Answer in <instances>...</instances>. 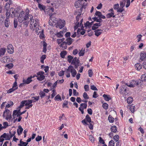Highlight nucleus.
<instances>
[{"instance_id":"f257e3e1","label":"nucleus","mask_w":146,"mask_h":146,"mask_svg":"<svg viewBox=\"0 0 146 146\" xmlns=\"http://www.w3.org/2000/svg\"><path fill=\"white\" fill-rule=\"evenodd\" d=\"M53 24H54L55 25L57 23L58 24L56 26L57 28H59L60 29L63 28L65 24V22L64 20H59L58 21H57L56 18L54 20V21H52Z\"/></svg>"},{"instance_id":"f03ea898","label":"nucleus","mask_w":146,"mask_h":146,"mask_svg":"<svg viewBox=\"0 0 146 146\" xmlns=\"http://www.w3.org/2000/svg\"><path fill=\"white\" fill-rule=\"evenodd\" d=\"M44 74V73L43 71H39L37 72V76H36L37 80L40 81L44 80L45 78V76L43 75Z\"/></svg>"},{"instance_id":"7ed1b4c3","label":"nucleus","mask_w":146,"mask_h":146,"mask_svg":"<svg viewBox=\"0 0 146 146\" xmlns=\"http://www.w3.org/2000/svg\"><path fill=\"white\" fill-rule=\"evenodd\" d=\"M66 70L67 71H70L71 73L72 76L73 77H74L76 74V71L72 66H69L68 67V68L66 69Z\"/></svg>"},{"instance_id":"20e7f679","label":"nucleus","mask_w":146,"mask_h":146,"mask_svg":"<svg viewBox=\"0 0 146 146\" xmlns=\"http://www.w3.org/2000/svg\"><path fill=\"white\" fill-rule=\"evenodd\" d=\"M18 15L17 17H15L16 19V18L17 19L19 18V21L20 23H21L23 21V19L24 18V12L23 11L19 12V11H18Z\"/></svg>"},{"instance_id":"39448f33","label":"nucleus","mask_w":146,"mask_h":146,"mask_svg":"<svg viewBox=\"0 0 146 146\" xmlns=\"http://www.w3.org/2000/svg\"><path fill=\"white\" fill-rule=\"evenodd\" d=\"M10 14H12L13 15V18L14 17L15 18L18 17L19 13L18 11L17 10H16L14 8H11L10 9Z\"/></svg>"},{"instance_id":"423d86ee","label":"nucleus","mask_w":146,"mask_h":146,"mask_svg":"<svg viewBox=\"0 0 146 146\" xmlns=\"http://www.w3.org/2000/svg\"><path fill=\"white\" fill-rule=\"evenodd\" d=\"M27 10L26 15L24 17L23 20H27L30 21V20H31V19H33V17L32 15H29V10L27 9Z\"/></svg>"},{"instance_id":"0eeeda50","label":"nucleus","mask_w":146,"mask_h":146,"mask_svg":"<svg viewBox=\"0 0 146 146\" xmlns=\"http://www.w3.org/2000/svg\"><path fill=\"white\" fill-rule=\"evenodd\" d=\"M0 138L1 139L5 138L6 140H9L11 138L10 135L8 133H4L2 135L0 136Z\"/></svg>"},{"instance_id":"6e6552de","label":"nucleus","mask_w":146,"mask_h":146,"mask_svg":"<svg viewBox=\"0 0 146 146\" xmlns=\"http://www.w3.org/2000/svg\"><path fill=\"white\" fill-rule=\"evenodd\" d=\"M7 50L8 52L10 54H12L13 52V48L12 44H9L8 45L7 48Z\"/></svg>"},{"instance_id":"1a4fd4ad","label":"nucleus","mask_w":146,"mask_h":146,"mask_svg":"<svg viewBox=\"0 0 146 146\" xmlns=\"http://www.w3.org/2000/svg\"><path fill=\"white\" fill-rule=\"evenodd\" d=\"M5 112H6L7 113L6 119L7 120H9L12 117L11 113L10 112L9 110L8 109H6Z\"/></svg>"},{"instance_id":"9d476101","label":"nucleus","mask_w":146,"mask_h":146,"mask_svg":"<svg viewBox=\"0 0 146 146\" xmlns=\"http://www.w3.org/2000/svg\"><path fill=\"white\" fill-rule=\"evenodd\" d=\"M140 56V60L141 61L146 59V52H142L141 53Z\"/></svg>"},{"instance_id":"9b49d317","label":"nucleus","mask_w":146,"mask_h":146,"mask_svg":"<svg viewBox=\"0 0 146 146\" xmlns=\"http://www.w3.org/2000/svg\"><path fill=\"white\" fill-rule=\"evenodd\" d=\"M126 84L127 86L129 87H133L135 86V85H139V83L137 81L133 80L132 82L130 85H128L127 83Z\"/></svg>"},{"instance_id":"f8f14e48","label":"nucleus","mask_w":146,"mask_h":146,"mask_svg":"<svg viewBox=\"0 0 146 146\" xmlns=\"http://www.w3.org/2000/svg\"><path fill=\"white\" fill-rule=\"evenodd\" d=\"M32 78V76H31L29 77H28L27 80H23V83L28 84H29L32 81V80L31 79Z\"/></svg>"},{"instance_id":"ddd939ff","label":"nucleus","mask_w":146,"mask_h":146,"mask_svg":"<svg viewBox=\"0 0 146 146\" xmlns=\"http://www.w3.org/2000/svg\"><path fill=\"white\" fill-rule=\"evenodd\" d=\"M102 31V30L101 29H97L94 31L95 32V35L96 36H98L100 35Z\"/></svg>"},{"instance_id":"4468645a","label":"nucleus","mask_w":146,"mask_h":146,"mask_svg":"<svg viewBox=\"0 0 146 146\" xmlns=\"http://www.w3.org/2000/svg\"><path fill=\"white\" fill-rule=\"evenodd\" d=\"M80 61L76 57H75L74 58L71 64H79Z\"/></svg>"},{"instance_id":"2eb2a0df","label":"nucleus","mask_w":146,"mask_h":146,"mask_svg":"<svg viewBox=\"0 0 146 146\" xmlns=\"http://www.w3.org/2000/svg\"><path fill=\"white\" fill-rule=\"evenodd\" d=\"M1 61L2 62L6 63L7 62V60L10 61V60L8 56H4L3 58H1Z\"/></svg>"},{"instance_id":"dca6fc26","label":"nucleus","mask_w":146,"mask_h":146,"mask_svg":"<svg viewBox=\"0 0 146 146\" xmlns=\"http://www.w3.org/2000/svg\"><path fill=\"white\" fill-rule=\"evenodd\" d=\"M38 7L41 11L43 10L44 12H46V10H45L46 7L44 5L38 3Z\"/></svg>"},{"instance_id":"f3484780","label":"nucleus","mask_w":146,"mask_h":146,"mask_svg":"<svg viewBox=\"0 0 146 146\" xmlns=\"http://www.w3.org/2000/svg\"><path fill=\"white\" fill-rule=\"evenodd\" d=\"M66 44L68 45L71 44L73 42V39L70 37L66 39Z\"/></svg>"},{"instance_id":"a211bd4d","label":"nucleus","mask_w":146,"mask_h":146,"mask_svg":"<svg viewBox=\"0 0 146 146\" xmlns=\"http://www.w3.org/2000/svg\"><path fill=\"white\" fill-rule=\"evenodd\" d=\"M23 130V129L21 126L20 125L18 126V129H17V133L18 135H20L22 133Z\"/></svg>"},{"instance_id":"6ab92c4d","label":"nucleus","mask_w":146,"mask_h":146,"mask_svg":"<svg viewBox=\"0 0 146 146\" xmlns=\"http://www.w3.org/2000/svg\"><path fill=\"white\" fill-rule=\"evenodd\" d=\"M127 108L128 109H129L131 112L133 113L134 112L135 109V106L132 105H128Z\"/></svg>"},{"instance_id":"aec40b11","label":"nucleus","mask_w":146,"mask_h":146,"mask_svg":"<svg viewBox=\"0 0 146 146\" xmlns=\"http://www.w3.org/2000/svg\"><path fill=\"white\" fill-rule=\"evenodd\" d=\"M75 6L76 8H79L81 5V2L80 0L76 1L75 3Z\"/></svg>"},{"instance_id":"412c9836","label":"nucleus","mask_w":146,"mask_h":146,"mask_svg":"<svg viewBox=\"0 0 146 146\" xmlns=\"http://www.w3.org/2000/svg\"><path fill=\"white\" fill-rule=\"evenodd\" d=\"M103 96L104 98V100L106 101H108L111 99V98L108 95L104 94Z\"/></svg>"},{"instance_id":"4be33fe9","label":"nucleus","mask_w":146,"mask_h":146,"mask_svg":"<svg viewBox=\"0 0 146 146\" xmlns=\"http://www.w3.org/2000/svg\"><path fill=\"white\" fill-rule=\"evenodd\" d=\"M28 144V143L24 142L21 140L20 141V143L18 144L19 146H26Z\"/></svg>"},{"instance_id":"5701e85b","label":"nucleus","mask_w":146,"mask_h":146,"mask_svg":"<svg viewBox=\"0 0 146 146\" xmlns=\"http://www.w3.org/2000/svg\"><path fill=\"white\" fill-rule=\"evenodd\" d=\"M42 45L43 47V52L45 53L46 51V46L47 44L45 41H43L42 43Z\"/></svg>"},{"instance_id":"b1692460","label":"nucleus","mask_w":146,"mask_h":146,"mask_svg":"<svg viewBox=\"0 0 146 146\" xmlns=\"http://www.w3.org/2000/svg\"><path fill=\"white\" fill-rule=\"evenodd\" d=\"M10 24V22L9 21V19L8 18H6L5 19V26L8 27Z\"/></svg>"},{"instance_id":"393cba45","label":"nucleus","mask_w":146,"mask_h":146,"mask_svg":"<svg viewBox=\"0 0 146 146\" xmlns=\"http://www.w3.org/2000/svg\"><path fill=\"white\" fill-rule=\"evenodd\" d=\"M6 52V48H1L0 49V56L1 55H3L5 54Z\"/></svg>"},{"instance_id":"a878e982","label":"nucleus","mask_w":146,"mask_h":146,"mask_svg":"<svg viewBox=\"0 0 146 146\" xmlns=\"http://www.w3.org/2000/svg\"><path fill=\"white\" fill-rule=\"evenodd\" d=\"M142 66L140 63H137L135 65V68L138 70H140L142 68Z\"/></svg>"},{"instance_id":"bb28decb","label":"nucleus","mask_w":146,"mask_h":146,"mask_svg":"<svg viewBox=\"0 0 146 146\" xmlns=\"http://www.w3.org/2000/svg\"><path fill=\"white\" fill-rule=\"evenodd\" d=\"M106 16L107 18H110L112 17L114 18L115 17V15H114V13L113 12H111L107 14Z\"/></svg>"},{"instance_id":"cd10ccee","label":"nucleus","mask_w":146,"mask_h":146,"mask_svg":"<svg viewBox=\"0 0 146 146\" xmlns=\"http://www.w3.org/2000/svg\"><path fill=\"white\" fill-rule=\"evenodd\" d=\"M39 96H35V97H33L32 98L33 99L31 100H30L32 101V103L33 102H35L36 101H38V100H39Z\"/></svg>"},{"instance_id":"c85d7f7f","label":"nucleus","mask_w":146,"mask_h":146,"mask_svg":"<svg viewBox=\"0 0 146 146\" xmlns=\"http://www.w3.org/2000/svg\"><path fill=\"white\" fill-rule=\"evenodd\" d=\"M110 129L111 132L115 133L117 131V127L113 125L111 126Z\"/></svg>"},{"instance_id":"c756f323","label":"nucleus","mask_w":146,"mask_h":146,"mask_svg":"<svg viewBox=\"0 0 146 146\" xmlns=\"http://www.w3.org/2000/svg\"><path fill=\"white\" fill-rule=\"evenodd\" d=\"M46 12H49V13H52L54 11V9L53 7H50L46 9Z\"/></svg>"},{"instance_id":"7c9ffc66","label":"nucleus","mask_w":146,"mask_h":146,"mask_svg":"<svg viewBox=\"0 0 146 146\" xmlns=\"http://www.w3.org/2000/svg\"><path fill=\"white\" fill-rule=\"evenodd\" d=\"M85 49L82 48L78 53V54L80 56H83L85 53Z\"/></svg>"},{"instance_id":"2f4dec72","label":"nucleus","mask_w":146,"mask_h":146,"mask_svg":"<svg viewBox=\"0 0 146 146\" xmlns=\"http://www.w3.org/2000/svg\"><path fill=\"white\" fill-rule=\"evenodd\" d=\"M25 103V106H27L31 105L32 103V101L30 100H24Z\"/></svg>"},{"instance_id":"473e14b6","label":"nucleus","mask_w":146,"mask_h":146,"mask_svg":"<svg viewBox=\"0 0 146 146\" xmlns=\"http://www.w3.org/2000/svg\"><path fill=\"white\" fill-rule=\"evenodd\" d=\"M67 44L65 42H63L60 45V47H62L64 49H66L67 46L66 45Z\"/></svg>"},{"instance_id":"72a5a7b5","label":"nucleus","mask_w":146,"mask_h":146,"mask_svg":"<svg viewBox=\"0 0 146 146\" xmlns=\"http://www.w3.org/2000/svg\"><path fill=\"white\" fill-rule=\"evenodd\" d=\"M63 31H60L59 33H57L56 34V36L57 37L59 38H61L63 36Z\"/></svg>"},{"instance_id":"f704fd0d","label":"nucleus","mask_w":146,"mask_h":146,"mask_svg":"<svg viewBox=\"0 0 146 146\" xmlns=\"http://www.w3.org/2000/svg\"><path fill=\"white\" fill-rule=\"evenodd\" d=\"M127 100L128 104H130L133 101V99L131 97H129L127 99Z\"/></svg>"},{"instance_id":"c9c22d12","label":"nucleus","mask_w":146,"mask_h":146,"mask_svg":"<svg viewBox=\"0 0 146 146\" xmlns=\"http://www.w3.org/2000/svg\"><path fill=\"white\" fill-rule=\"evenodd\" d=\"M66 54V52L65 51H63L61 52L60 55L61 57L63 58H64Z\"/></svg>"},{"instance_id":"e433bc0d","label":"nucleus","mask_w":146,"mask_h":146,"mask_svg":"<svg viewBox=\"0 0 146 146\" xmlns=\"http://www.w3.org/2000/svg\"><path fill=\"white\" fill-rule=\"evenodd\" d=\"M7 11L6 13V15L7 16V17H11L12 18H13V15L12 14H10V10H7Z\"/></svg>"},{"instance_id":"4c0bfd02","label":"nucleus","mask_w":146,"mask_h":146,"mask_svg":"<svg viewBox=\"0 0 146 146\" xmlns=\"http://www.w3.org/2000/svg\"><path fill=\"white\" fill-rule=\"evenodd\" d=\"M125 0H123L121 2L120 4V7L123 8L125 6Z\"/></svg>"},{"instance_id":"58836bf2","label":"nucleus","mask_w":146,"mask_h":146,"mask_svg":"<svg viewBox=\"0 0 146 146\" xmlns=\"http://www.w3.org/2000/svg\"><path fill=\"white\" fill-rule=\"evenodd\" d=\"M39 95L40 96V97L41 98H43L45 96V92L43 91H40L39 93Z\"/></svg>"},{"instance_id":"ea45409f","label":"nucleus","mask_w":146,"mask_h":146,"mask_svg":"<svg viewBox=\"0 0 146 146\" xmlns=\"http://www.w3.org/2000/svg\"><path fill=\"white\" fill-rule=\"evenodd\" d=\"M86 119L88 122L90 123L91 122V118L88 114L86 116L85 119Z\"/></svg>"},{"instance_id":"a19ab883","label":"nucleus","mask_w":146,"mask_h":146,"mask_svg":"<svg viewBox=\"0 0 146 146\" xmlns=\"http://www.w3.org/2000/svg\"><path fill=\"white\" fill-rule=\"evenodd\" d=\"M54 14H49V15L50 16V18L51 20L52 21H54V20L56 18L54 16Z\"/></svg>"},{"instance_id":"79ce46f5","label":"nucleus","mask_w":146,"mask_h":146,"mask_svg":"<svg viewBox=\"0 0 146 146\" xmlns=\"http://www.w3.org/2000/svg\"><path fill=\"white\" fill-rule=\"evenodd\" d=\"M46 55H43L40 58V62L42 64H43L44 63V60L46 58Z\"/></svg>"},{"instance_id":"37998d69","label":"nucleus","mask_w":146,"mask_h":146,"mask_svg":"<svg viewBox=\"0 0 146 146\" xmlns=\"http://www.w3.org/2000/svg\"><path fill=\"white\" fill-rule=\"evenodd\" d=\"M18 88V87L16 88H13V87L11 89H10L7 92V93H10L12 92L13 91L15 90H16Z\"/></svg>"},{"instance_id":"c03bdc74","label":"nucleus","mask_w":146,"mask_h":146,"mask_svg":"<svg viewBox=\"0 0 146 146\" xmlns=\"http://www.w3.org/2000/svg\"><path fill=\"white\" fill-rule=\"evenodd\" d=\"M13 66V64L12 63H10L7 64L5 65V66L7 67L9 69H11Z\"/></svg>"},{"instance_id":"a18cd8bd","label":"nucleus","mask_w":146,"mask_h":146,"mask_svg":"<svg viewBox=\"0 0 146 146\" xmlns=\"http://www.w3.org/2000/svg\"><path fill=\"white\" fill-rule=\"evenodd\" d=\"M108 104L106 103H104L102 105V107L105 110L108 109Z\"/></svg>"},{"instance_id":"49530a36","label":"nucleus","mask_w":146,"mask_h":146,"mask_svg":"<svg viewBox=\"0 0 146 146\" xmlns=\"http://www.w3.org/2000/svg\"><path fill=\"white\" fill-rule=\"evenodd\" d=\"M73 58V57L71 55H69L68 57L67 60L69 63H70L72 60Z\"/></svg>"},{"instance_id":"de8ad7c7","label":"nucleus","mask_w":146,"mask_h":146,"mask_svg":"<svg viewBox=\"0 0 146 146\" xmlns=\"http://www.w3.org/2000/svg\"><path fill=\"white\" fill-rule=\"evenodd\" d=\"M18 112L17 111V110H15L13 111V117L14 119H15V116L17 115V114L18 113Z\"/></svg>"},{"instance_id":"09e8293b","label":"nucleus","mask_w":146,"mask_h":146,"mask_svg":"<svg viewBox=\"0 0 146 146\" xmlns=\"http://www.w3.org/2000/svg\"><path fill=\"white\" fill-rule=\"evenodd\" d=\"M83 97L85 100H87L89 98V97L86 92H84V93Z\"/></svg>"},{"instance_id":"8fccbe9b","label":"nucleus","mask_w":146,"mask_h":146,"mask_svg":"<svg viewBox=\"0 0 146 146\" xmlns=\"http://www.w3.org/2000/svg\"><path fill=\"white\" fill-rule=\"evenodd\" d=\"M17 19V18L16 19V18H15V19H14V26L15 28L17 27L18 25V21Z\"/></svg>"},{"instance_id":"3c124183","label":"nucleus","mask_w":146,"mask_h":146,"mask_svg":"<svg viewBox=\"0 0 146 146\" xmlns=\"http://www.w3.org/2000/svg\"><path fill=\"white\" fill-rule=\"evenodd\" d=\"M108 119L110 122L112 123L114 121V119L110 115L108 117Z\"/></svg>"},{"instance_id":"603ef678","label":"nucleus","mask_w":146,"mask_h":146,"mask_svg":"<svg viewBox=\"0 0 146 146\" xmlns=\"http://www.w3.org/2000/svg\"><path fill=\"white\" fill-rule=\"evenodd\" d=\"M119 136L118 135H116L114 136L113 139L116 142H117L119 141Z\"/></svg>"},{"instance_id":"864d4df0","label":"nucleus","mask_w":146,"mask_h":146,"mask_svg":"<svg viewBox=\"0 0 146 146\" xmlns=\"http://www.w3.org/2000/svg\"><path fill=\"white\" fill-rule=\"evenodd\" d=\"M141 78L142 81H146V74L142 75L141 76Z\"/></svg>"},{"instance_id":"5fc2aeb1","label":"nucleus","mask_w":146,"mask_h":146,"mask_svg":"<svg viewBox=\"0 0 146 146\" xmlns=\"http://www.w3.org/2000/svg\"><path fill=\"white\" fill-rule=\"evenodd\" d=\"M43 30L41 31H39V33H40L41 34L40 35V38H42L44 37V35L43 34Z\"/></svg>"},{"instance_id":"6e6d98bb","label":"nucleus","mask_w":146,"mask_h":146,"mask_svg":"<svg viewBox=\"0 0 146 146\" xmlns=\"http://www.w3.org/2000/svg\"><path fill=\"white\" fill-rule=\"evenodd\" d=\"M114 142L113 140H111L109 142V146H114Z\"/></svg>"},{"instance_id":"4d7b16f0","label":"nucleus","mask_w":146,"mask_h":146,"mask_svg":"<svg viewBox=\"0 0 146 146\" xmlns=\"http://www.w3.org/2000/svg\"><path fill=\"white\" fill-rule=\"evenodd\" d=\"M95 15H96L98 16L100 18L102 14L101 12L99 11H96V12Z\"/></svg>"},{"instance_id":"13d9d810","label":"nucleus","mask_w":146,"mask_h":146,"mask_svg":"<svg viewBox=\"0 0 146 146\" xmlns=\"http://www.w3.org/2000/svg\"><path fill=\"white\" fill-rule=\"evenodd\" d=\"M88 73L89 76L90 77H92L93 74V73L92 72V70L91 69H90L88 70Z\"/></svg>"},{"instance_id":"bf43d9fd","label":"nucleus","mask_w":146,"mask_h":146,"mask_svg":"<svg viewBox=\"0 0 146 146\" xmlns=\"http://www.w3.org/2000/svg\"><path fill=\"white\" fill-rule=\"evenodd\" d=\"M80 106L83 107V108L84 109H86L87 107V104L86 103H82L80 104Z\"/></svg>"},{"instance_id":"052dcab7","label":"nucleus","mask_w":146,"mask_h":146,"mask_svg":"<svg viewBox=\"0 0 146 146\" xmlns=\"http://www.w3.org/2000/svg\"><path fill=\"white\" fill-rule=\"evenodd\" d=\"M89 139L92 143H94V138L92 136L90 135L89 136Z\"/></svg>"},{"instance_id":"680f3d73","label":"nucleus","mask_w":146,"mask_h":146,"mask_svg":"<svg viewBox=\"0 0 146 146\" xmlns=\"http://www.w3.org/2000/svg\"><path fill=\"white\" fill-rule=\"evenodd\" d=\"M38 20H35V23L33 25L34 27L35 28L37 25H38Z\"/></svg>"},{"instance_id":"e2e57ef3","label":"nucleus","mask_w":146,"mask_h":146,"mask_svg":"<svg viewBox=\"0 0 146 146\" xmlns=\"http://www.w3.org/2000/svg\"><path fill=\"white\" fill-rule=\"evenodd\" d=\"M113 9L115 10H117L119 8V4L118 3L115 4L113 6Z\"/></svg>"},{"instance_id":"0e129e2a","label":"nucleus","mask_w":146,"mask_h":146,"mask_svg":"<svg viewBox=\"0 0 146 146\" xmlns=\"http://www.w3.org/2000/svg\"><path fill=\"white\" fill-rule=\"evenodd\" d=\"M58 99L61 100V97L59 94L57 95L54 98V100H57Z\"/></svg>"},{"instance_id":"69168bd1","label":"nucleus","mask_w":146,"mask_h":146,"mask_svg":"<svg viewBox=\"0 0 146 146\" xmlns=\"http://www.w3.org/2000/svg\"><path fill=\"white\" fill-rule=\"evenodd\" d=\"M65 71H63L62 70L60 71L58 73V75L60 76H62L64 74V72Z\"/></svg>"},{"instance_id":"338daca9","label":"nucleus","mask_w":146,"mask_h":146,"mask_svg":"<svg viewBox=\"0 0 146 146\" xmlns=\"http://www.w3.org/2000/svg\"><path fill=\"white\" fill-rule=\"evenodd\" d=\"M124 9L123 7H120V8H118L117 10V12H122V11H124Z\"/></svg>"},{"instance_id":"774afa93","label":"nucleus","mask_w":146,"mask_h":146,"mask_svg":"<svg viewBox=\"0 0 146 146\" xmlns=\"http://www.w3.org/2000/svg\"><path fill=\"white\" fill-rule=\"evenodd\" d=\"M42 138L41 136H38L36 138V141H39L41 140Z\"/></svg>"}]
</instances>
